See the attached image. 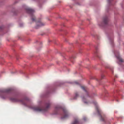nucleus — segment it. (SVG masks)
<instances>
[{
	"label": "nucleus",
	"instance_id": "15",
	"mask_svg": "<svg viewBox=\"0 0 124 124\" xmlns=\"http://www.w3.org/2000/svg\"><path fill=\"white\" fill-rule=\"evenodd\" d=\"M101 78H104L105 77V75L103 74H101Z\"/></svg>",
	"mask_w": 124,
	"mask_h": 124
},
{
	"label": "nucleus",
	"instance_id": "2",
	"mask_svg": "<svg viewBox=\"0 0 124 124\" xmlns=\"http://www.w3.org/2000/svg\"><path fill=\"white\" fill-rule=\"evenodd\" d=\"M100 117V120L103 122L105 124H107L108 121L106 119V116H102V112L98 108H97L96 109Z\"/></svg>",
	"mask_w": 124,
	"mask_h": 124
},
{
	"label": "nucleus",
	"instance_id": "21",
	"mask_svg": "<svg viewBox=\"0 0 124 124\" xmlns=\"http://www.w3.org/2000/svg\"><path fill=\"white\" fill-rule=\"evenodd\" d=\"M110 0H108V2H109Z\"/></svg>",
	"mask_w": 124,
	"mask_h": 124
},
{
	"label": "nucleus",
	"instance_id": "6",
	"mask_svg": "<svg viewBox=\"0 0 124 124\" xmlns=\"http://www.w3.org/2000/svg\"><path fill=\"white\" fill-rule=\"evenodd\" d=\"M114 54L115 56L118 60L119 62L121 63L123 62V60L120 58L119 52L118 51H115L114 52Z\"/></svg>",
	"mask_w": 124,
	"mask_h": 124
},
{
	"label": "nucleus",
	"instance_id": "17",
	"mask_svg": "<svg viewBox=\"0 0 124 124\" xmlns=\"http://www.w3.org/2000/svg\"><path fill=\"white\" fill-rule=\"evenodd\" d=\"M75 83L76 84H79L77 82H75Z\"/></svg>",
	"mask_w": 124,
	"mask_h": 124
},
{
	"label": "nucleus",
	"instance_id": "22",
	"mask_svg": "<svg viewBox=\"0 0 124 124\" xmlns=\"http://www.w3.org/2000/svg\"><path fill=\"white\" fill-rule=\"evenodd\" d=\"M68 71H70V70H68Z\"/></svg>",
	"mask_w": 124,
	"mask_h": 124
},
{
	"label": "nucleus",
	"instance_id": "5",
	"mask_svg": "<svg viewBox=\"0 0 124 124\" xmlns=\"http://www.w3.org/2000/svg\"><path fill=\"white\" fill-rule=\"evenodd\" d=\"M62 113L61 114V118H65L68 117L69 115L67 110L65 108L62 109Z\"/></svg>",
	"mask_w": 124,
	"mask_h": 124
},
{
	"label": "nucleus",
	"instance_id": "18",
	"mask_svg": "<svg viewBox=\"0 0 124 124\" xmlns=\"http://www.w3.org/2000/svg\"><path fill=\"white\" fill-rule=\"evenodd\" d=\"M22 23H20V26H21V27L22 26Z\"/></svg>",
	"mask_w": 124,
	"mask_h": 124
},
{
	"label": "nucleus",
	"instance_id": "10",
	"mask_svg": "<svg viewBox=\"0 0 124 124\" xmlns=\"http://www.w3.org/2000/svg\"><path fill=\"white\" fill-rule=\"evenodd\" d=\"M61 108H55V113L54 114H58L60 112V110L61 109Z\"/></svg>",
	"mask_w": 124,
	"mask_h": 124
},
{
	"label": "nucleus",
	"instance_id": "1",
	"mask_svg": "<svg viewBox=\"0 0 124 124\" xmlns=\"http://www.w3.org/2000/svg\"><path fill=\"white\" fill-rule=\"evenodd\" d=\"M10 99L11 100L14 102H20L25 106L27 105V102L28 100V99L27 98H25L21 100L16 98H10Z\"/></svg>",
	"mask_w": 124,
	"mask_h": 124
},
{
	"label": "nucleus",
	"instance_id": "24",
	"mask_svg": "<svg viewBox=\"0 0 124 124\" xmlns=\"http://www.w3.org/2000/svg\"><path fill=\"white\" fill-rule=\"evenodd\" d=\"M71 62H72V60H71Z\"/></svg>",
	"mask_w": 124,
	"mask_h": 124
},
{
	"label": "nucleus",
	"instance_id": "13",
	"mask_svg": "<svg viewBox=\"0 0 124 124\" xmlns=\"http://www.w3.org/2000/svg\"><path fill=\"white\" fill-rule=\"evenodd\" d=\"M78 94L77 93H76L75 94V96L74 98V99H76L77 97H78Z\"/></svg>",
	"mask_w": 124,
	"mask_h": 124
},
{
	"label": "nucleus",
	"instance_id": "8",
	"mask_svg": "<svg viewBox=\"0 0 124 124\" xmlns=\"http://www.w3.org/2000/svg\"><path fill=\"white\" fill-rule=\"evenodd\" d=\"M45 25V23L39 21L37 23L36 25V29H38Z\"/></svg>",
	"mask_w": 124,
	"mask_h": 124
},
{
	"label": "nucleus",
	"instance_id": "9",
	"mask_svg": "<svg viewBox=\"0 0 124 124\" xmlns=\"http://www.w3.org/2000/svg\"><path fill=\"white\" fill-rule=\"evenodd\" d=\"M80 121L77 118H75L73 121L72 122L71 124H80Z\"/></svg>",
	"mask_w": 124,
	"mask_h": 124
},
{
	"label": "nucleus",
	"instance_id": "19",
	"mask_svg": "<svg viewBox=\"0 0 124 124\" xmlns=\"http://www.w3.org/2000/svg\"><path fill=\"white\" fill-rule=\"evenodd\" d=\"M86 118L85 117H84V119L85 120H86Z\"/></svg>",
	"mask_w": 124,
	"mask_h": 124
},
{
	"label": "nucleus",
	"instance_id": "11",
	"mask_svg": "<svg viewBox=\"0 0 124 124\" xmlns=\"http://www.w3.org/2000/svg\"><path fill=\"white\" fill-rule=\"evenodd\" d=\"M108 20V19L107 17H106L104 18H103V23L105 24H106Z\"/></svg>",
	"mask_w": 124,
	"mask_h": 124
},
{
	"label": "nucleus",
	"instance_id": "3",
	"mask_svg": "<svg viewBox=\"0 0 124 124\" xmlns=\"http://www.w3.org/2000/svg\"><path fill=\"white\" fill-rule=\"evenodd\" d=\"M50 105V103L48 102L46 104L45 107L43 109H41L38 107H34L33 109L34 110L36 111H40L43 110L46 111H47L49 108Z\"/></svg>",
	"mask_w": 124,
	"mask_h": 124
},
{
	"label": "nucleus",
	"instance_id": "7",
	"mask_svg": "<svg viewBox=\"0 0 124 124\" xmlns=\"http://www.w3.org/2000/svg\"><path fill=\"white\" fill-rule=\"evenodd\" d=\"M81 88L83 90H84L85 92L86 93V96H85V97H84L82 98V100L83 101H84V102L85 103H87V102H86L84 100H85V99H86V98H85H85H87V97H88L89 96L88 93V92L86 91L84 87L83 86H81Z\"/></svg>",
	"mask_w": 124,
	"mask_h": 124
},
{
	"label": "nucleus",
	"instance_id": "4",
	"mask_svg": "<svg viewBox=\"0 0 124 124\" xmlns=\"http://www.w3.org/2000/svg\"><path fill=\"white\" fill-rule=\"evenodd\" d=\"M26 10L27 12L32 16L31 19L32 21L33 22L35 21V18L33 15V14L34 12V10L30 8H26Z\"/></svg>",
	"mask_w": 124,
	"mask_h": 124
},
{
	"label": "nucleus",
	"instance_id": "12",
	"mask_svg": "<svg viewBox=\"0 0 124 124\" xmlns=\"http://www.w3.org/2000/svg\"><path fill=\"white\" fill-rule=\"evenodd\" d=\"M11 90L12 89L11 88H9L5 89L4 92L6 93H9L10 92Z\"/></svg>",
	"mask_w": 124,
	"mask_h": 124
},
{
	"label": "nucleus",
	"instance_id": "20",
	"mask_svg": "<svg viewBox=\"0 0 124 124\" xmlns=\"http://www.w3.org/2000/svg\"><path fill=\"white\" fill-rule=\"evenodd\" d=\"M2 77V74H0V77Z\"/></svg>",
	"mask_w": 124,
	"mask_h": 124
},
{
	"label": "nucleus",
	"instance_id": "16",
	"mask_svg": "<svg viewBox=\"0 0 124 124\" xmlns=\"http://www.w3.org/2000/svg\"><path fill=\"white\" fill-rule=\"evenodd\" d=\"M77 72L76 71H75L74 73H73L74 74H75L76 73H77Z\"/></svg>",
	"mask_w": 124,
	"mask_h": 124
},
{
	"label": "nucleus",
	"instance_id": "23",
	"mask_svg": "<svg viewBox=\"0 0 124 124\" xmlns=\"http://www.w3.org/2000/svg\"><path fill=\"white\" fill-rule=\"evenodd\" d=\"M99 26H101V25H100V24H99Z\"/></svg>",
	"mask_w": 124,
	"mask_h": 124
},
{
	"label": "nucleus",
	"instance_id": "14",
	"mask_svg": "<svg viewBox=\"0 0 124 124\" xmlns=\"http://www.w3.org/2000/svg\"><path fill=\"white\" fill-rule=\"evenodd\" d=\"M16 71H12V72H11V74H15L16 73Z\"/></svg>",
	"mask_w": 124,
	"mask_h": 124
}]
</instances>
